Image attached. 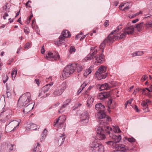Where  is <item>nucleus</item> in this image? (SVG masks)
Returning <instances> with one entry per match:
<instances>
[{
	"label": "nucleus",
	"instance_id": "obj_1",
	"mask_svg": "<svg viewBox=\"0 0 152 152\" xmlns=\"http://www.w3.org/2000/svg\"><path fill=\"white\" fill-rule=\"evenodd\" d=\"M96 131L100 139L102 140L105 138V134L109 135L110 137L113 140L115 144L119 143L121 140V135L113 134L112 132L113 131L112 128L109 126L98 127Z\"/></svg>",
	"mask_w": 152,
	"mask_h": 152
},
{
	"label": "nucleus",
	"instance_id": "obj_2",
	"mask_svg": "<svg viewBox=\"0 0 152 152\" xmlns=\"http://www.w3.org/2000/svg\"><path fill=\"white\" fill-rule=\"evenodd\" d=\"M83 69L82 66L80 64L75 63L69 64L64 68L62 73V76L64 79H66L75 71H77L78 72H79Z\"/></svg>",
	"mask_w": 152,
	"mask_h": 152
},
{
	"label": "nucleus",
	"instance_id": "obj_3",
	"mask_svg": "<svg viewBox=\"0 0 152 152\" xmlns=\"http://www.w3.org/2000/svg\"><path fill=\"white\" fill-rule=\"evenodd\" d=\"M98 53L96 50H95L92 53L89 54L87 57L85 58L86 60H91L93 58V63L95 65H98L102 63V61L104 59V56L101 53L95 56V55Z\"/></svg>",
	"mask_w": 152,
	"mask_h": 152
},
{
	"label": "nucleus",
	"instance_id": "obj_4",
	"mask_svg": "<svg viewBox=\"0 0 152 152\" xmlns=\"http://www.w3.org/2000/svg\"><path fill=\"white\" fill-rule=\"evenodd\" d=\"M96 116V118L102 119L99 121V127H106L105 125L107 124L111 120L109 117L106 115L104 111L99 112Z\"/></svg>",
	"mask_w": 152,
	"mask_h": 152
},
{
	"label": "nucleus",
	"instance_id": "obj_5",
	"mask_svg": "<svg viewBox=\"0 0 152 152\" xmlns=\"http://www.w3.org/2000/svg\"><path fill=\"white\" fill-rule=\"evenodd\" d=\"M121 26H120L117 27L116 29L112 31L114 32L113 35L118 36V38H119V39H121L124 37H125L126 34H132L134 32V28L133 27L131 26L129 27H126L124 28L125 31L120 35L119 37L118 34H117L116 35V34L120 29H121ZM118 39V38H117V39Z\"/></svg>",
	"mask_w": 152,
	"mask_h": 152
},
{
	"label": "nucleus",
	"instance_id": "obj_6",
	"mask_svg": "<svg viewBox=\"0 0 152 152\" xmlns=\"http://www.w3.org/2000/svg\"><path fill=\"white\" fill-rule=\"evenodd\" d=\"M31 101V95L29 92H26L20 97L18 101L19 105L21 106H26Z\"/></svg>",
	"mask_w": 152,
	"mask_h": 152
},
{
	"label": "nucleus",
	"instance_id": "obj_7",
	"mask_svg": "<svg viewBox=\"0 0 152 152\" xmlns=\"http://www.w3.org/2000/svg\"><path fill=\"white\" fill-rule=\"evenodd\" d=\"M114 33L113 31H112L108 36L107 38L105 39L103 42L101 43L99 45V49L102 53L104 52V49L105 47V45L107 43L112 42L118 38V36L113 35Z\"/></svg>",
	"mask_w": 152,
	"mask_h": 152
},
{
	"label": "nucleus",
	"instance_id": "obj_8",
	"mask_svg": "<svg viewBox=\"0 0 152 152\" xmlns=\"http://www.w3.org/2000/svg\"><path fill=\"white\" fill-rule=\"evenodd\" d=\"M66 88V83L63 82L57 85L56 88L53 93L54 96L56 97L62 94Z\"/></svg>",
	"mask_w": 152,
	"mask_h": 152
},
{
	"label": "nucleus",
	"instance_id": "obj_9",
	"mask_svg": "<svg viewBox=\"0 0 152 152\" xmlns=\"http://www.w3.org/2000/svg\"><path fill=\"white\" fill-rule=\"evenodd\" d=\"M107 68L105 66H101L96 72V77L99 80L105 78L107 76L105 73Z\"/></svg>",
	"mask_w": 152,
	"mask_h": 152
},
{
	"label": "nucleus",
	"instance_id": "obj_10",
	"mask_svg": "<svg viewBox=\"0 0 152 152\" xmlns=\"http://www.w3.org/2000/svg\"><path fill=\"white\" fill-rule=\"evenodd\" d=\"M91 149L94 152H104L103 146L96 141L93 142L91 145Z\"/></svg>",
	"mask_w": 152,
	"mask_h": 152
},
{
	"label": "nucleus",
	"instance_id": "obj_11",
	"mask_svg": "<svg viewBox=\"0 0 152 152\" xmlns=\"http://www.w3.org/2000/svg\"><path fill=\"white\" fill-rule=\"evenodd\" d=\"M19 123L16 120L10 122L6 125L5 131L7 132H9L15 129L18 126Z\"/></svg>",
	"mask_w": 152,
	"mask_h": 152
},
{
	"label": "nucleus",
	"instance_id": "obj_12",
	"mask_svg": "<svg viewBox=\"0 0 152 152\" xmlns=\"http://www.w3.org/2000/svg\"><path fill=\"white\" fill-rule=\"evenodd\" d=\"M66 120L65 116L63 115L59 117L58 118L56 119L53 126L56 127L59 129L61 128L63 126V125Z\"/></svg>",
	"mask_w": 152,
	"mask_h": 152
},
{
	"label": "nucleus",
	"instance_id": "obj_13",
	"mask_svg": "<svg viewBox=\"0 0 152 152\" xmlns=\"http://www.w3.org/2000/svg\"><path fill=\"white\" fill-rule=\"evenodd\" d=\"M46 58L48 60H50V59L53 58L54 60H58L59 59L60 56L57 52H50L46 54Z\"/></svg>",
	"mask_w": 152,
	"mask_h": 152
},
{
	"label": "nucleus",
	"instance_id": "obj_14",
	"mask_svg": "<svg viewBox=\"0 0 152 152\" xmlns=\"http://www.w3.org/2000/svg\"><path fill=\"white\" fill-rule=\"evenodd\" d=\"M89 115L87 111L83 113L80 116V121L83 124H86L88 122Z\"/></svg>",
	"mask_w": 152,
	"mask_h": 152
},
{
	"label": "nucleus",
	"instance_id": "obj_15",
	"mask_svg": "<svg viewBox=\"0 0 152 152\" xmlns=\"http://www.w3.org/2000/svg\"><path fill=\"white\" fill-rule=\"evenodd\" d=\"M115 148L118 151L126 152L129 150L128 147L122 144H117L115 145Z\"/></svg>",
	"mask_w": 152,
	"mask_h": 152
},
{
	"label": "nucleus",
	"instance_id": "obj_16",
	"mask_svg": "<svg viewBox=\"0 0 152 152\" xmlns=\"http://www.w3.org/2000/svg\"><path fill=\"white\" fill-rule=\"evenodd\" d=\"M27 105L24 106L25 107L24 108L23 110V112L24 114H27L28 112H30L32 110L34 107V104H33L32 103L28 104Z\"/></svg>",
	"mask_w": 152,
	"mask_h": 152
},
{
	"label": "nucleus",
	"instance_id": "obj_17",
	"mask_svg": "<svg viewBox=\"0 0 152 152\" xmlns=\"http://www.w3.org/2000/svg\"><path fill=\"white\" fill-rule=\"evenodd\" d=\"M110 96V95L108 92H103L99 93L97 96L98 99L103 100L105 98H107Z\"/></svg>",
	"mask_w": 152,
	"mask_h": 152
},
{
	"label": "nucleus",
	"instance_id": "obj_18",
	"mask_svg": "<svg viewBox=\"0 0 152 152\" xmlns=\"http://www.w3.org/2000/svg\"><path fill=\"white\" fill-rule=\"evenodd\" d=\"M71 101V100L69 99L66 100L65 102H64V104L61 107H59L58 112L60 113H63L64 110L65 108L69 104Z\"/></svg>",
	"mask_w": 152,
	"mask_h": 152
},
{
	"label": "nucleus",
	"instance_id": "obj_19",
	"mask_svg": "<svg viewBox=\"0 0 152 152\" xmlns=\"http://www.w3.org/2000/svg\"><path fill=\"white\" fill-rule=\"evenodd\" d=\"M26 130L28 131L30 130H34L37 129H38L39 127V126H37L36 124H33L31 123L27 125V126L26 127Z\"/></svg>",
	"mask_w": 152,
	"mask_h": 152
},
{
	"label": "nucleus",
	"instance_id": "obj_20",
	"mask_svg": "<svg viewBox=\"0 0 152 152\" xmlns=\"http://www.w3.org/2000/svg\"><path fill=\"white\" fill-rule=\"evenodd\" d=\"M65 138V134H60L58 137V143L59 146H61L64 143Z\"/></svg>",
	"mask_w": 152,
	"mask_h": 152
},
{
	"label": "nucleus",
	"instance_id": "obj_21",
	"mask_svg": "<svg viewBox=\"0 0 152 152\" xmlns=\"http://www.w3.org/2000/svg\"><path fill=\"white\" fill-rule=\"evenodd\" d=\"M12 111L10 109L7 110L3 112H2L1 115H2L3 113H4L6 115L5 120L10 119L12 115Z\"/></svg>",
	"mask_w": 152,
	"mask_h": 152
},
{
	"label": "nucleus",
	"instance_id": "obj_22",
	"mask_svg": "<svg viewBox=\"0 0 152 152\" xmlns=\"http://www.w3.org/2000/svg\"><path fill=\"white\" fill-rule=\"evenodd\" d=\"M60 38H65L67 37H69L71 36L70 32L67 30L63 31L60 36Z\"/></svg>",
	"mask_w": 152,
	"mask_h": 152
},
{
	"label": "nucleus",
	"instance_id": "obj_23",
	"mask_svg": "<svg viewBox=\"0 0 152 152\" xmlns=\"http://www.w3.org/2000/svg\"><path fill=\"white\" fill-rule=\"evenodd\" d=\"M126 4V6L124 7V8L122 10L124 11L128 9L132 5V3L130 2V3H122L120 4L119 7V8L120 10H121L122 8L124 6L125 4Z\"/></svg>",
	"mask_w": 152,
	"mask_h": 152
},
{
	"label": "nucleus",
	"instance_id": "obj_24",
	"mask_svg": "<svg viewBox=\"0 0 152 152\" xmlns=\"http://www.w3.org/2000/svg\"><path fill=\"white\" fill-rule=\"evenodd\" d=\"M105 107L102 105V103H99L96 104L95 105V109L99 112L102 111H104Z\"/></svg>",
	"mask_w": 152,
	"mask_h": 152
},
{
	"label": "nucleus",
	"instance_id": "obj_25",
	"mask_svg": "<svg viewBox=\"0 0 152 152\" xmlns=\"http://www.w3.org/2000/svg\"><path fill=\"white\" fill-rule=\"evenodd\" d=\"M53 85L52 83L48 84L45 86H43L41 89L42 91L44 93H45L47 92L51 87V86Z\"/></svg>",
	"mask_w": 152,
	"mask_h": 152
},
{
	"label": "nucleus",
	"instance_id": "obj_26",
	"mask_svg": "<svg viewBox=\"0 0 152 152\" xmlns=\"http://www.w3.org/2000/svg\"><path fill=\"white\" fill-rule=\"evenodd\" d=\"M94 100V98L92 97H88L87 101V103L86 104L87 107L89 108L92 107V104Z\"/></svg>",
	"mask_w": 152,
	"mask_h": 152
},
{
	"label": "nucleus",
	"instance_id": "obj_27",
	"mask_svg": "<svg viewBox=\"0 0 152 152\" xmlns=\"http://www.w3.org/2000/svg\"><path fill=\"white\" fill-rule=\"evenodd\" d=\"M109 88L108 85L107 83H105L101 85L99 87V90L100 91L107 90Z\"/></svg>",
	"mask_w": 152,
	"mask_h": 152
},
{
	"label": "nucleus",
	"instance_id": "obj_28",
	"mask_svg": "<svg viewBox=\"0 0 152 152\" xmlns=\"http://www.w3.org/2000/svg\"><path fill=\"white\" fill-rule=\"evenodd\" d=\"M112 99H110L108 102V111L110 112V109H113L115 107V105H112Z\"/></svg>",
	"mask_w": 152,
	"mask_h": 152
},
{
	"label": "nucleus",
	"instance_id": "obj_29",
	"mask_svg": "<svg viewBox=\"0 0 152 152\" xmlns=\"http://www.w3.org/2000/svg\"><path fill=\"white\" fill-rule=\"evenodd\" d=\"M92 67L91 66L88 69H87L84 73V76L85 77H87L92 72L91 68Z\"/></svg>",
	"mask_w": 152,
	"mask_h": 152
},
{
	"label": "nucleus",
	"instance_id": "obj_30",
	"mask_svg": "<svg viewBox=\"0 0 152 152\" xmlns=\"http://www.w3.org/2000/svg\"><path fill=\"white\" fill-rule=\"evenodd\" d=\"M145 28L146 29L152 28V21L147 22L145 24Z\"/></svg>",
	"mask_w": 152,
	"mask_h": 152
},
{
	"label": "nucleus",
	"instance_id": "obj_31",
	"mask_svg": "<svg viewBox=\"0 0 152 152\" xmlns=\"http://www.w3.org/2000/svg\"><path fill=\"white\" fill-rule=\"evenodd\" d=\"M64 39L65 38H60V36L59 38V40H57L56 42L55 43V44L58 46L60 45L63 43V41Z\"/></svg>",
	"mask_w": 152,
	"mask_h": 152
},
{
	"label": "nucleus",
	"instance_id": "obj_32",
	"mask_svg": "<svg viewBox=\"0 0 152 152\" xmlns=\"http://www.w3.org/2000/svg\"><path fill=\"white\" fill-rule=\"evenodd\" d=\"M45 93H44L42 91V90L41 89L40 91L39 92V96L40 97L41 96V97L44 98L48 96L49 94H45Z\"/></svg>",
	"mask_w": 152,
	"mask_h": 152
},
{
	"label": "nucleus",
	"instance_id": "obj_33",
	"mask_svg": "<svg viewBox=\"0 0 152 152\" xmlns=\"http://www.w3.org/2000/svg\"><path fill=\"white\" fill-rule=\"evenodd\" d=\"M143 23H140L137 24L135 28L138 31H141L142 28V26Z\"/></svg>",
	"mask_w": 152,
	"mask_h": 152
},
{
	"label": "nucleus",
	"instance_id": "obj_34",
	"mask_svg": "<svg viewBox=\"0 0 152 152\" xmlns=\"http://www.w3.org/2000/svg\"><path fill=\"white\" fill-rule=\"evenodd\" d=\"M143 53V52L141 51H137L134 53L132 54V57H133L136 56H142Z\"/></svg>",
	"mask_w": 152,
	"mask_h": 152
},
{
	"label": "nucleus",
	"instance_id": "obj_35",
	"mask_svg": "<svg viewBox=\"0 0 152 152\" xmlns=\"http://www.w3.org/2000/svg\"><path fill=\"white\" fill-rule=\"evenodd\" d=\"M47 131L46 129H45L43 131L42 134V137L40 139L41 141L45 139L47 134Z\"/></svg>",
	"mask_w": 152,
	"mask_h": 152
},
{
	"label": "nucleus",
	"instance_id": "obj_36",
	"mask_svg": "<svg viewBox=\"0 0 152 152\" xmlns=\"http://www.w3.org/2000/svg\"><path fill=\"white\" fill-rule=\"evenodd\" d=\"M17 73V69L16 68L14 69L12 71L11 73V75L12 77V79H13V78L14 77V79L15 77L16 74ZM14 79H13L14 80Z\"/></svg>",
	"mask_w": 152,
	"mask_h": 152
},
{
	"label": "nucleus",
	"instance_id": "obj_37",
	"mask_svg": "<svg viewBox=\"0 0 152 152\" xmlns=\"http://www.w3.org/2000/svg\"><path fill=\"white\" fill-rule=\"evenodd\" d=\"M113 131L115 133H120L121 131L118 126H113V129L112 132Z\"/></svg>",
	"mask_w": 152,
	"mask_h": 152
},
{
	"label": "nucleus",
	"instance_id": "obj_38",
	"mask_svg": "<svg viewBox=\"0 0 152 152\" xmlns=\"http://www.w3.org/2000/svg\"><path fill=\"white\" fill-rule=\"evenodd\" d=\"M126 140H127L128 141L130 142H135L136 140L133 137L125 138Z\"/></svg>",
	"mask_w": 152,
	"mask_h": 152
},
{
	"label": "nucleus",
	"instance_id": "obj_39",
	"mask_svg": "<svg viewBox=\"0 0 152 152\" xmlns=\"http://www.w3.org/2000/svg\"><path fill=\"white\" fill-rule=\"evenodd\" d=\"M106 143L107 145H114V144L115 145L116 144L113 141H109L107 142H105Z\"/></svg>",
	"mask_w": 152,
	"mask_h": 152
},
{
	"label": "nucleus",
	"instance_id": "obj_40",
	"mask_svg": "<svg viewBox=\"0 0 152 152\" xmlns=\"http://www.w3.org/2000/svg\"><path fill=\"white\" fill-rule=\"evenodd\" d=\"M76 49L75 47L74 46H72L71 47L69 50V52L70 53H72L73 52H75V51Z\"/></svg>",
	"mask_w": 152,
	"mask_h": 152
},
{
	"label": "nucleus",
	"instance_id": "obj_41",
	"mask_svg": "<svg viewBox=\"0 0 152 152\" xmlns=\"http://www.w3.org/2000/svg\"><path fill=\"white\" fill-rule=\"evenodd\" d=\"M24 32L26 34H28L29 33V30L27 27H25L24 28Z\"/></svg>",
	"mask_w": 152,
	"mask_h": 152
},
{
	"label": "nucleus",
	"instance_id": "obj_42",
	"mask_svg": "<svg viewBox=\"0 0 152 152\" xmlns=\"http://www.w3.org/2000/svg\"><path fill=\"white\" fill-rule=\"evenodd\" d=\"M31 45V44L29 42H28L26 44L24 48H25L28 49L30 47V46Z\"/></svg>",
	"mask_w": 152,
	"mask_h": 152
},
{
	"label": "nucleus",
	"instance_id": "obj_43",
	"mask_svg": "<svg viewBox=\"0 0 152 152\" xmlns=\"http://www.w3.org/2000/svg\"><path fill=\"white\" fill-rule=\"evenodd\" d=\"M88 84V83L85 82H84L81 85L80 88H82L83 90Z\"/></svg>",
	"mask_w": 152,
	"mask_h": 152
},
{
	"label": "nucleus",
	"instance_id": "obj_44",
	"mask_svg": "<svg viewBox=\"0 0 152 152\" xmlns=\"http://www.w3.org/2000/svg\"><path fill=\"white\" fill-rule=\"evenodd\" d=\"M141 105L143 107H146V106H148L147 102H146V101H143L142 102Z\"/></svg>",
	"mask_w": 152,
	"mask_h": 152
},
{
	"label": "nucleus",
	"instance_id": "obj_45",
	"mask_svg": "<svg viewBox=\"0 0 152 152\" xmlns=\"http://www.w3.org/2000/svg\"><path fill=\"white\" fill-rule=\"evenodd\" d=\"M33 15H31L28 18V19H27V21H26L27 24H28L29 23L30 21V20H31V18H32L33 17Z\"/></svg>",
	"mask_w": 152,
	"mask_h": 152
},
{
	"label": "nucleus",
	"instance_id": "obj_46",
	"mask_svg": "<svg viewBox=\"0 0 152 152\" xmlns=\"http://www.w3.org/2000/svg\"><path fill=\"white\" fill-rule=\"evenodd\" d=\"M4 77L5 79V78H4L3 80V82L4 83H5L8 79V77L7 75L5 76H4Z\"/></svg>",
	"mask_w": 152,
	"mask_h": 152
},
{
	"label": "nucleus",
	"instance_id": "obj_47",
	"mask_svg": "<svg viewBox=\"0 0 152 152\" xmlns=\"http://www.w3.org/2000/svg\"><path fill=\"white\" fill-rule=\"evenodd\" d=\"M39 144L38 143L37 145L36 146V148H34L32 150V151L33 152H35L37 150V147L38 146L39 147Z\"/></svg>",
	"mask_w": 152,
	"mask_h": 152
},
{
	"label": "nucleus",
	"instance_id": "obj_48",
	"mask_svg": "<svg viewBox=\"0 0 152 152\" xmlns=\"http://www.w3.org/2000/svg\"><path fill=\"white\" fill-rule=\"evenodd\" d=\"M148 77L147 75H144L142 76L141 80L142 81L145 80Z\"/></svg>",
	"mask_w": 152,
	"mask_h": 152
},
{
	"label": "nucleus",
	"instance_id": "obj_49",
	"mask_svg": "<svg viewBox=\"0 0 152 152\" xmlns=\"http://www.w3.org/2000/svg\"><path fill=\"white\" fill-rule=\"evenodd\" d=\"M45 50L44 49V46H43L42 47V49H41V53L42 54H43L45 52Z\"/></svg>",
	"mask_w": 152,
	"mask_h": 152
},
{
	"label": "nucleus",
	"instance_id": "obj_50",
	"mask_svg": "<svg viewBox=\"0 0 152 152\" xmlns=\"http://www.w3.org/2000/svg\"><path fill=\"white\" fill-rule=\"evenodd\" d=\"M108 22H109L108 20H106V21L104 23V25L105 26L107 27L109 25Z\"/></svg>",
	"mask_w": 152,
	"mask_h": 152
},
{
	"label": "nucleus",
	"instance_id": "obj_51",
	"mask_svg": "<svg viewBox=\"0 0 152 152\" xmlns=\"http://www.w3.org/2000/svg\"><path fill=\"white\" fill-rule=\"evenodd\" d=\"M94 87V86H90L87 89V92H88V91H90Z\"/></svg>",
	"mask_w": 152,
	"mask_h": 152
},
{
	"label": "nucleus",
	"instance_id": "obj_52",
	"mask_svg": "<svg viewBox=\"0 0 152 152\" xmlns=\"http://www.w3.org/2000/svg\"><path fill=\"white\" fill-rule=\"evenodd\" d=\"M8 15H9L8 13H5L4 14V15L3 16V18L5 20L7 18H6V17L8 16Z\"/></svg>",
	"mask_w": 152,
	"mask_h": 152
},
{
	"label": "nucleus",
	"instance_id": "obj_53",
	"mask_svg": "<svg viewBox=\"0 0 152 152\" xmlns=\"http://www.w3.org/2000/svg\"><path fill=\"white\" fill-rule=\"evenodd\" d=\"M133 108L135 110H136V112H138L139 111V110L138 109V107L137 105H134Z\"/></svg>",
	"mask_w": 152,
	"mask_h": 152
},
{
	"label": "nucleus",
	"instance_id": "obj_54",
	"mask_svg": "<svg viewBox=\"0 0 152 152\" xmlns=\"http://www.w3.org/2000/svg\"><path fill=\"white\" fill-rule=\"evenodd\" d=\"M36 83L38 86H39V80L38 79H36L35 80Z\"/></svg>",
	"mask_w": 152,
	"mask_h": 152
},
{
	"label": "nucleus",
	"instance_id": "obj_55",
	"mask_svg": "<svg viewBox=\"0 0 152 152\" xmlns=\"http://www.w3.org/2000/svg\"><path fill=\"white\" fill-rule=\"evenodd\" d=\"M133 99H130L128 100L126 102H127V104H131L132 101L133 100Z\"/></svg>",
	"mask_w": 152,
	"mask_h": 152
},
{
	"label": "nucleus",
	"instance_id": "obj_56",
	"mask_svg": "<svg viewBox=\"0 0 152 152\" xmlns=\"http://www.w3.org/2000/svg\"><path fill=\"white\" fill-rule=\"evenodd\" d=\"M31 1H28L27 3H26V6L27 7L28 6V7H31L28 4L29 3H31Z\"/></svg>",
	"mask_w": 152,
	"mask_h": 152
},
{
	"label": "nucleus",
	"instance_id": "obj_57",
	"mask_svg": "<svg viewBox=\"0 0 152 152\" xmlns=\"http://www.w3.org/2000/svg\"><path fill=\"white\" fill-rule=\"evenodd\" d=\"M139 20L138 19H136L133 20L132 21V23H134L137 22Z\"/></svg>",
	"mask_w": 152,
	"mask_h": 152
},
{
	"label": "nucleus",
	"instance_id": "obj_58",
	"mask_svg": "<svg viewBox=\"0 0 152 152\" xmlns=\"http://www.w3.org/2000/svg\"><path fill=\"white\" fill-rule=\"evenodd\" d=\"M7 94V97H9V96H11V94L10 92L9 91H6Z\"/></svg>",
	"mask_w": 152,
	"mask_h": 152
},
{
	"label": "nucleus",
	"instance_id": "obj_59",
	"mask_svg": "<svg viewBox=\"0 0 152 152\" xmlns=\"http://www.w3.org/2000/svg\"><path fill=\"white\" fill-rule=\"evenodd\" d=\"M151 15L150 14H149L148 15H145V18H148L149 17H150L151 16Z\"/></svg>",
	"mask_w": 152,
	"mask_h": 152
},
{
	"label": "nucleus",
	"instance_id": "obj_60",
	"mask_svg": "<svg viewBox=\"0 0 152 152\" xmlns=\"http://www.w3.org/2000/svg\"><path fill=\"white\" fill-rule=\"evenodd\" d=\"M145 89L146 90L148 91L149 92H152V90H150L149 88H145Z\"/></svg>",
	"mask_w": 152,
	"mask_h": 152
},
{
	"label": "nucleus",
	"instance_id": "obj_61",
	"mask_svg": "<svg viewBox=\"0 0 152 152\" xmlns=\"http://www.w3.org/2000/svg\"><path fill=\"white\" fill-rule=\"evenodd\" d=\"M146 91L145 88L142 89V94L144 93L145 94H146Z\"/></svg>",
	"mask_w": 152,
	"mask_h": 152
},
{
	"label": "nucleus",
	"instance_id": "obj_62",
	"mask_svg": "<svg viewBox=\"0 0 152 152\" xmlns=\"http://www.w3.org/2000/svg\"><path fill=\"white\" fill-rule=\"evenodd\" d=\"M136 17V15L134 14L132 16H131V15L129 16V18H134V17Z\"/></svg>",
	"mask_w": 152,
	"mask_h": 152
},
{
	"label": "nucleus",
	"instance_id": "obj_63",
	"mask_svg": "<svg viewBox=\"0 0 152 152\" xmlns=\"http://www.w3.org/2000/svg\"><path fill=\"white\" fill-rule=\"evenodd\" d=\"M22 49V48L20 47L19 48H18L17 50V53H19V52L20 51V50L21 49Z\"/></svg>",
	"mask_w": 152,
	"mask_h": 152
},
{
	"label": "nucleus",
	"instance_id": "obj_64",
	"mask_svg": "<svg viewBox=\"0 0 152 152\" xmlns=\"http://www.w3.org/2000/svg\"><path fill=\"white\" fill-rule=\"evenodd\" d=\"M145 101H146V102H147V103H150L151 102V101L148 99H146L145 100Z\"/></svg>",
	"mask_w": 152,
	"mask_h": 152
}]
</instances>
